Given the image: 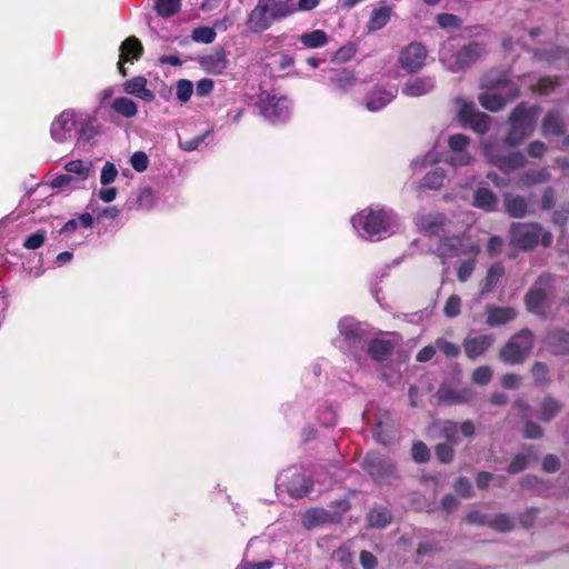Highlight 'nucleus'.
Listing matches in <instances>:
<instances>
[{
	"mask_svg": "<svg viewBox=\"0 0 569 569\" xmlns=\"http://www.w3.org/2000/svg\"><path fill=\"white\" fill-rule=\"evenodd\" d=\"M356 232L362 239L378 241L392 234L398 228V217L392 210L366 208L351 218Z\"/></svg>",
	"mask_w": 569,
	"mask_h": 569,
	"instance_id": "obj_1",
	"label": "nucleus"
},
{
	"mask_svg": "<svg viewBox=\"0 0 569 569\" xmlns=\"http://www.w3.org/2000/svg\"><path fill=\"white\" fill-rule=\"evenodd\" d=\"M338 329L339 336L333 339V345L345 355L352 357L359 365H362L363 352L369 342V326L347 317L339 321Z\"/></svg>",
	"mask_w": 569,
	"mask_h": 569,
	"instance_id": "obj_2",
	"label": "nucleus"
},
{
	"mask_svg": "<svg viewBox=\"0 0 569 569\" xmlns=\"http://www.w3.org/2000/svg\"><path fill=\"white\" fill-rule=\"evenodd\" d=\"M293 12H296L293 0H258L257 6L248 16L247 27L251 32H262L269 29L274 21Z\"/></svg>",
	"mask_w": 569,
	"mask_h": 569,
	"instance_id": "obj_3",
	"label": "nucleus"
},
{
	"mask_svg": "<svg viewBox=\"0 0 569 569\" xmlns=\"http://www.w3.org/2000/svg\"><path fill=\"white\" fill-rule=\"evenodd\" d=\"M539 113V107L519 103L509 117L506 143L510 147L520 146L535 131Z\"/></svg>",
	"mask_w": 569,
	"mask_h": 569,
	"instance_id": "obj_4",
	"label": "nucleus"
},
{
	"mask_svg": "<svg viewBox=\"0 0 569 569\" xmlns=\"http://www.w3.org/2000/svg\"><path fill=\"white\" fill-rule=\"evenodd\" d=\"M485 51V47L477 42L469 43L457 50L455 39H449L440 48L439 61L449 71L459 72L476 62Z\"/></svg>",
	"mask_w": 569,
	"mask_h": 569,
	"instance_id": "obj_5",
	"label": "nucleus"
},
{
	"mask_svg": "<svg viewBox=\"0 0 569 569\" xmlns=\"http://www.w3.org/2000/svg\"><path fill=\"white\" fill-rule=\"evenodd\" d=\"M482 148L488 161L499 170L509 173L525 167L527 159L522 151L510 150V146L502 141L487 139Z\"/></svg>",
	"mask_w": 569,
	"mask_h": 569,
	"instance_id": "obj_6",
	"label": "nucleus"
},
{
	"mask_svg": "<svg viewBox=\"0 0 569 569\" xmlns=\"http://www.w3.org/2000/svg\"><path fill=\"white\" fill-rule=\"evenodd\" d=\"M510 239L515 246L528 250L538 243L549 247L552 242V234L545 231L539 224L512 223Z\"/></svg>",
	"mask_w": 569,
	"mask_h": 569,
	"instance_id": "obj_7",
	"label": "nucleus"
},
{
	"mask_svg": "<svg viewBox=\"0 0 569 569\" xmlns=\"http://www.w3.org/2000/svg\"><path fill=\"white\" fill-rule=\"evenodd\" d=\"M535 343V335L529 329H522L513 335L500 351L502 361L517 365L523 362L530 355Z\"/></svg>",
	"mask_w": 569,
	"mask_h": 569,
	"instance_id": "obj_8",
	"label": "nucleus"
},
{
	"mask_svg": "<svg viewBox=\"0 0 569 569\" xmlns=\"http://www.w3.org/2000/svg\"><path fill=\"white\" fill-rule=\"evenodd\" d=\"M258 108L266 120L277 123L290 118L292 104L287 97L263 91L259 94Z\"/></svg>",
	"mask_w": 569,
	"mask_h": 569,
	"instance_id": "obj_9",
	"label": "nucleus"
},
{
	"mask_svg": "<svg viewBox=\"0 0 569 569\" xmlns=\"http://www.w3.org/2000/svg\"><path fill=\"white\" fill-rule=\"evenodd\" d=\"M519 96L517 86L507 79H500L497 84L486 90L479 96L480 104L491 111L501 110L508 100H512Z\"/></svg>",
	"mask_w": 569,
	"mask_h": 569,
	"instance_id": "obj_10",
	"label": "nucleus"
},
{
	"mask_svg": "<svg viewBox=\"0 0 569 569\" xmlns=\"http://www.w3.org/2000/svg\"><path fill=\"white\" fill-rule=\"evenodd\" d=\"M457 113L463 127L472 129L479 134H485L490 129L491 118L485 112L476 110V104L463 97L455 100Z\"/></svg>",
	"mask_w": 569,
	"mask_h": 569,
	"instance_id": "obj_11",
	"label": "nucleus"
},
{
	"mask_svg": "<svg viewBox=\"0 0 569 569\" xmlns=\"http://www.w3.org/2000/svg\"><path fill=\"white\" fill-rule=\"evenodd\" d=\"M363 468L379 485H389L397 478L393 461L379 452H369L363 460Z\"/></svg>",
	"mask_w": 569,
	"mask_h": 569,
	"instance_id": "obj_12",
	"label": "nucleus"
},
{
	"mask_svg": "<svg viewBox=\"0 0 569 569\" xmlns=\"http://www.w3.org/2000/svg\"><path fill=\"white\" fill-rule=\"evenodd\" d=\"M77 109L68 108L57 114L50 124V137L57 143H64L76 136Z\"/></svg>",
	"mask_w": 569,
	"mask_h": 569,
	"instance_id": "obj_13",
	"label": "nucleus"
},
{
	"mask_svg": "<svg viewBox=\"0 0 569 569\" xmlns=\"http://www.w3.org/2000/svg\"><path fill=\"white\" fill-rule=\"evenodd\" d=\"M97 113V110L90 112L84 109H77L76 137L78 143H91L101 133L102 126Z\"/></svg>",
	"mask_w": 569,
	"mask_h": 569,
	"instance_id": "obj_14",
	"label": "nucleus"
},
{
	"mask_svg": "<svg viewBox=\"0 0 569 569\" xmlns=\"http://www.w3.org/2000/svg\"><path fill=\"white\" fill-rule=\"evenodd\" d=\"M427 57L428 50L426 47L420 42L413 41L400 50L398 64L408 73H415L425 67Z\"/></svg>",
	"mask_w": 569,
	"mask_h": 569,
	"instance_id": "obj_15",
	"label": "nucleus"
},
{
	"mask_svg": "<svg viewBox=\"0 0 569 569\" xmlns=\"http://www.w3.org/2000/svg\"><path fill=\"white\" fill-rule=\"evenodd\" d=\"M479 252L477 246L462 237L452 236L440 240L437 253L440 258H452L471 254L476 257Z\"/></svg>",
	"mask_w": 569,
	"mask_h": 569,
	"instance_id": "obj_16",
	"label": "nucleus"
},
{
	"mask_svg": "<svg viewBox=\"0 0 569 569\" xmlns=\"http://www.w3.org/2000/svg\"><path fill=\"white\" fill-rule=\"evenodd\" d=\"M278 482L293 498L303 497L311 489L310 480L296 468H289L281 472L278 477Z\"/></svg>",
	"mask_w": 569,
	"mask_h": 569,
	"instance_id": "obj_17",
	"label": "nucleus"
},
{
	"mask_svg": "<svg viewBox=\"0 0 569 569\" xmlns=\"http://www.w3.org/2000/svg\"><path fill=\"white\" fill-rule=\"evenodd\" d=\"M551 276H540L526 296V305L530 312L541 313L551 289Z\"/></svg>",
	"mask_w": 569,
	"mask_h": 569,
	"instance_id": "obj_18",
	"label": "nucleus"
},
{
	"mask_svg": "<svg viewBox=\"0 0 569 569\" xmlns=\"http://www.w3.org/2000/svg\"><path fill=\"white\" fill-rule=\"evenodd\" d=\"M438 429L440 436L452 445L459 443L460 435L471 438L476 432V426L471 420H466L460 425L451 420H445L438 423Z\"/></svg>",
	"mask_w": 569,
	"mask_h": 569,
	"instance_id": "obj_19",
	"label": "nucleus"
},
{
	"mask_svg": "<svg viewBox=\"0 0 569 569\" xmlns=\"http://www.w3.org/2000/svg\"><path fill=\"white\" fill-rule=\"evenodd\" d=\"M437 87L433 76H422L409 79L402 87L406 97L418 98L431 93Z\"/></svg>",
	"mask_w": 569,
	"mask_h": 569,
	"instance_id": "obj_20",
	"label": "nucleus"
},
{
	"mask_svg": "<svg viewBox=\"0 0 569 569\" xmlns=\"http://www.w3.org/2000/svg\"><path fill=\"white\" fill-rule=\"evenodd\" d=\"M397 92L395 86L377 87L367 96L366 108L371 112L380 111L396 98Z\"/></svg>",
	"mask_w": 569,
	"mask_h": 569,
	"instance_id": "obj_21",
	"label": "nucleus"
},
{
	"mask_svg": "<svg viewBox=\"0 0 569 569\" xmlns=\"http://www.w3.org/2000/svg\"><path fill=\"white\" fill-rule=\"evenodd\" d=\"M199 64L203 71L213 76L222 74L229 67V60L224 50H214L199 58Z\"/></svg>",
	"mask_w": 569,
	"mask_h": 569,
	"instance_id": "obj_22",
	"label": "nucleus"
},
{
	"mask_svg": "<svg viewBox=\"0 0 569 569\" xmlns=\"http://www.w3.org/2000/svg\"><path fill=\"white\" fill-rule=\"evenodd\" d=\"M495 336L493 335H480L475 337H467L463 340V348L466 356L476 360L477 358L485 355L493 345Z\"/></svg>",
	"mask_w": 569,
	"mask_h": 569,
	"instance_id": "obj_23",
	"label": "nucleus"
},
{
	"mask_svg": "<svg viewBox=\"0 0 569 569\" xmlns=\"http://www.w3.org/2000/svg\"><path fill=\"white\" fill-rule=\"evenodd\" d=\"M340 513L332 512L322 508H311L302 516V525L307 529H312L325 523H332L340 519Z\"/></svg>",
	"mask_w": 569,
	"mask_h": 569,
	"instance_id": "obj_24",
	"label": "nucleus"
},
{
	"mask_svg": "<svg viewBox=\"0 0 569 569\" xmlns=\"http://www.w3.org/2000/svg\"><path fill=\"white\" fill-rule=\"evenodd\" d=\"M142 51L143 48L136 37H130L121 43L118 69L122 76L127 74L123 63L133 62L134 60H138L142 54Z\"/></svg>",
	"mask_w": 569,
	"mask_h": 569,
	"instance_id": "obj_25",
	"label": "nucleus"
},
{
	"mask_svg": "<svg viewBox=\"0 0 569 569\" xmlns=\"http://www.w3.org/2000/svg\"><path fill=\"white\" fill-rule=\"evenodd\" d=\"M392 349L393 346L390 341L386 339H372L370 335L369 342L363 352L362 363L366 361L367 357L377 361L385 360L391 355Z\"/></svg>",
	"mask_w": 569,
	"mask_h": 569,
	"instance_id": "obj_26",
	"label": "nucleus"
},
{
	"mask_svg": "<svg viewBox=\"0 0 569 569\" xmlns=\"http://www.w3.org/2000/svg\"><path fill=\"white\" fill-rule=\"evenodd\" d=\"M123 91L146 102L156 99V94L147 88V79L142 76L133 77L122 83Z\"/></svg>",
	"mask_w": 569,
	"mask_h": 569,
	"instance_id": "obj_27",
	"label": "nucleus"
},
{
	"mask_svg": "<svg viewBox=\"0 0 569 569\" xmlns=\"http://www.w3.org/2000/svg\"><path fill=\"white\" fill-rule=\"evenodd\" d=\"M498 203L499 198L497 194L489 188L482 186V183H480V186L475 190L472 198L473 207L486 212H493L497 210Z\"/></svg>",
	"mask_w": 569,
	"mask_h": 569,
	"instance_id": "obj_28",
	"label": "nucleus"
},
{
	"mask_svg": "<svg viewBox=\"0 0 569 569\" xmlns=\"http://www.w3.org/2000/svg\"><path fill=\"white\" fill-rule=\"evenodd\" d=\"M487 323L490 327L506 325L517 317V311L511 307H497L489 305L486 307Z\"/></svg>",
	"mask_w": 569,
	"mask_h": 569,
	"instance_id": "obj_29",
	"label": "nucleus"
},
{
	"mask_svg": "<svg viewBox=\"0 0 569 569\" xmlns=\"http://www.w3.org/2000/svg\"><path fill=\"white\" fill-rule=\"evenodd\" d=\"M392 6L381 2L378 7H375L371 11L370 19L368 21L369 31H378L385 28L391 19Z\"/></svg>",
	"mask_w": 569,
	"mask_h": 569,
	"instance_id": "obj_30",
	"label": "nucleus"
},
{
	"mask_svg": "<svg viewBox=\"0 0 569 569\" xmlns=\"http://www.w3.org/2000/svg\"><path fill=\"white\" fill-rule=\"evenodd\" d=\"M546 345L551 348L555 353H569V332L561 329H553L547 333Z\"/></svg>",
	"mask_w": 569,
	"mask_h": 569,
	"instance_id": "obj_31",
	"label": "nucleus"
},
{
	"mask_svg": "<svg viewBox=\"0 0 569 569\" xmlns=\"http://www.w3.org/2000/svg\"><path fill=\"white\" fill-rule=\"evenodd\" d=\"M443 222L445 217L440 213H419L416 217L418 228L429 234L439 233Z\"/></svg>",
	"mask_w": 569,
	"mask_h": 569,
	"instance_id": "obj_32",
	"label": "nucleus"
},
{
	"mask_svg": "<svg viewBox=\"0 0 569 569\" xmlns=\"http://www.w3.org/2000/svg\"><path fill=\"white\" fill-rule=\"evenodd\" d=\"M373 436L375 439L382 445H389L392 442V423L391 417L388 412L381 413L378 417Z\"/></svg>",
	"mask_w": 569,
	"mask_h": 569,
	"instance_id": "obj_33",
	"label": "nucleus"
},
{
	"mask_svg": "<svg viewBox=\"0 0 569 569\" xmlns=\"http://www.w3.org/2000/svg\"><path fill=\"white\" fill-rule=\"evenodd\" d=\"M64 170L77 179V182L87 180L93 170L91 161L71 160L64 164Z\"/></svg>",
	"mask_w": 569,
	"mask_h": 569,
	"instance_id": "obj_34",
	"label": "nucleus"
},
{
	"mask_svg": "<svg viewBox=\"0 0 569 569\" xmlns=\"http://www.w3.org/2000/svg\"><path fill=\"white\" fill-rule=\"evenodd\" d=\"M563 121L560 113L557 110L549 111L542 122V133L548 136H561L563 134Z\"/></svg>",
	"mask_w": 569,
	"mask_h": 569,
	"instance_id": "obj_35",
	"label": "nucleus"
},
{
	"mask_svg": "<svg viewBox=\"0 0 569 569\" xmlns=\"http://www.w3.org/2000/svg\"><path fill=\"white\" fill-rule=\"evenodd\" d=\"M505 207L509 216L522 218L528 211V202L521 196L505 194Z\"/></svg>",
	"mask_w": 569,
	"mask_h": 569,
	"instance_id": "obj_36",
	"label": "nucleus"
},
{
	"mask_svg": "<svg viewBox=\"0 0 569 569\" xmlns=\"http://www.w3.org/2000/svg\"><path fill=\"white\" fill-rule=\"evenodd\" d=\"M110 109L124 118H132L138 113L137 103L127 97H119L112 100Z\"/></svg>",
	"mask_w": 569,
	"mask_h": 569,
	"instance_id": "obj_37",
	"label": "nucleus"
},
{
	"mask_svg": "<svg viewBox=\"0 0 569 569\" xmlns=\"http://www.w3.org/2000/svg\"><path fill=\"white\" fill-rule=\"evenodd\" d=\"M561 408L562 405L558 400L551 397H547L541 402L537 415L541 420L548 422L560 412Z\"/></svg>",
	"mask_w": 569,
	"mask_h": 569,
	"instance_id": "obj_38",
	"label": "nucleus"
},
{
	"mask_svg": "<svg viewBox=\"0 0 569 569\" xmlns=\"http://www.w3.org/2000/svg\"><path fill=\"white\" fill-rule=\"evenodd\" d=\"M299 41L309 49L322 48L328 43V36L323 30H313L302 33Z\"/></svg>",
	"mask_w": 569,
	"mask_h": 569,
	"instance_id": "obj_39",
	"label": "nucleus"
},
{
	"mask_svg": "<svg viewBox=\"0 0 569 569\" xmlns=\"http://www.w3.org/2000/svg\"><path fill=\"white\" fill-rule=\"evenodd\" d=\"M503 274H505V268L501 263L492 264L488 270L483 287L481 289V293L486 295V293L493 291V289L500 282Z\"/></svg>",
	"mask_w": 569,
	"mask_h": 569,
	"instance_id": "obj_40",
	"label": "nucleus"
},
{
	"mask_svg": "<svg viewBox=\"0 0 569 569\" xmlns=\"http://www.w3.org/2000/svg\"><path fill=\"white\" fill-rule=\"evenodd\" d=\"M441 400L449 401L451 403H465L469 402L473 398V391L470 388H463L460 390H443L439 391Z\"/></svg>",
	"mask_w": 569,
	"mask_h": 569,
	"instance_id": "obj_41",
	"label": "nucleus"
},
{
	"mask_svg": "<svg viewBox=\"0 0 569 569\" xmlns=\"http://www.w3.org/2000/svg\"><path fill=\"white\" fill-rule=\"evenodd\" d=\"M368 521L371 527L383 528L391 521V512L386 507H376L368 513Z\"/></svg>",
	"mask_w": 569,
	"mask_h": 569,
	"instance_id": "obj_42",
	"label": "nucleus"
},
{
	"mask_svg": "<svg viewBox=\"0 0 569 569\" xmlns=\"http://www.w3.org/2000/svg\"><path fill=\"white\" fill-rule=\"evenodd\" d=\"M181 8V0H156L154 10L162 18L174 16Z\"/></svg>",
	"mask_w": 569,
	"mask_h": 569,
	"instance_id": "obj_43",
	"label": "nucleus"
},
{
	"mask_svg": "<svg viewBox=\"0 0 569 569\" xmlns=\"http://www.w3.org/2000/svg\"><path fill=\"white\" fill-rule=\"evenodd\" d=\"M445 180V171L441 168L430 170L422 179L421 187L427 189H439Z\"/></svg>",
	"mask_w": 569,
	"mask_h": 569,
	"instance_id": "obj_44",
	"label": "nucleus"
},
{
	"mask_svg": "<svg viewBox=\"0 0 569 569\" xmlns=\"http://www.w3.org/2000/svg\"><path fill=\"white\" fill-rule=\"evenodd\" d=\"M357 82L353 73L348 70H342L336 74L333 79L335 88L341 92L349 91Z\"/></svg>",
	"mask_w": 569,
	"mask_h": 569,
	"instance_id": "obj_45",
	"label": "nucleus"
},
{
	"mask_svg": "<svg viewBox=\"0 0 569 569\" xmlns=\"http://www.w3.org/2000/svg\"><path fill=\"white\" fill-rule=\"evenodd\" d=\"M193 83L187 79H180L177 81L176 96L181 103H186L190 100L193 93Z\"/></svg>",
	"mask_w": 569,
	"mask_h": 569,
	"instance_id": "obj_46",
	"label": "nucleus"
},
{
	"mask_svg": "<svg viewBox=\"0 0 569 569\" xmlns=\"http://www.w3.org/2000/svg\"><path fill=\"white\" fill-rule=\"evenodd\" d=\"M488 525L498 531H509L513 528L515 521L510 516L500 513L489 519Z\"/></svg>",
	"mask_w": 569,
	"mask_h": 569,
	"instance_id": "obj_47",
	"label": "nucleus"
},
{
	"mask_svg": "<svg viewBox=\"0 0 569 569\" xmlns=\"http://www.w3.org/2000/svg\"><path fill=\"white\" fill-rule=\"evenodd\" d=\"M550 179L547 169L527 171L522 178L523 182L528 186L540 184Z\"/></svg>",
	"mask_w": 569,
	"mask_h": 569,
	"instance_id": "obj_48",
	"label": "nucleus"
},
{
	"mask_svg": "<svg viewBox=\"0 0 569 569\" xmlns=\"http://www.w3.org/2000/svg\"><path fill=\"white\" fill-rule=\"evenodd\" d=\"M192 40L196 42L209 44L216 39V31L210 27L196 28L192 31Z\"/></svg>",
	"mask_w": 569,
	"mask_h": 569,
	"instance_id": "obj_49",
	"label": "nucleus"
},
{
	"mask_svg": "<svg viewBox=\"0 0 569 569\" xmlns=\"http://www.w3.org/2000/svg\"><path fill=\"white\" fill-rule=\"evenodd\" d=\"M332 559L340 563L343 569L352 568V553L349 548L340 547L332 553Z\"/></svg>",
	"mask_w": 569,
	"mask_h": 569,
	"instance_id": "obj_50",
	"label": "nucleus"
},
{
	"mask_svg": "<svg viewBox=\"0 0 569 569\" xmlns=\"http://www.w3.org/2000/svg\"><path fill=\"white\" fill-rule=\"evenodd\" d=\"M461 299L458 295H451L443 307V313L448 318H456L460 315Z\"/></svg>",
	"mask_w": 569,
	"mask_h": 569,
	"instance_id": "obj_51",
	"label": "nucleus"
},
{
	"mask_svg": "<svg viewBox=\"0 0 569 569\" xmlns=\"http://www.w3.org/2000/svg\"><path fill=\"white\" fill-rule=\"evenodd\" d=\"M79 182H77V179L67 173V174H60V176H57L56 178L52 179L51 181V187L53 189H60V190H63V189H72V188H76L78 186Z\"/></svg>",
	"mask_w": 569,
	"mask_h": 569,
	"instance_id": "obj_52",
	"label": "nucleus"
},
{
	"mask_svg": "<svg viewBox=\"0 0 569 569\" xmlns=\"http://www.w3.org/2000/svg\"><path fill=\"white\" fill-rule=\"evenodd\" d=\"M437 350L441 351L449 358H455L460 355V347L451 341L443 338L436 340Z\"/></svg>",
	"mask_w": 569,
	"mask_h": 569,
	"instance_id": "obj_53",
	"label": "nucleus"
},
{
	"mask_svg": "<svg viewBox=\"0 0 569 569\" xmlns=\"http://www.w3.org/2000/svg\"><path fill=\"white\" fill-rule=\"evenodd\" d=\"M156 196L150 188H143L137 198V203L140 209L149 210L154 206Z\"/></svg>",
	"mask_w": 569,
	"mask_h": 569,
	"instance_id": "obj_54",
	"label": "nucleus"
},
{
	"mask_svg": "<svg viewBox=\"0 0 569 569\" xmlns=\"http://www.w3.org/2000/svg\"><path fill=\"white\" fill-rule=\"evenodd\" d=\"M46 238L47 232L44 230H38L24 239L23 247L26 249L36 250L44 243Z\"/></svg>",
	"mask_w": 569,
	"mask_h": 569,
	"instance_id": "obj_55",
	"label": "nucleus"
},
{
	"mask_svg": "<svg viewBox=\"0 0 569 569\" xmlns=\"http://www.w3.org/2000/svg\"><path fill=\"white\" fill-rule=\"evenodd\" d=\"M492 378V370L489 366H481L472 372V381L480 386H486Z\"/></svg>",
	"mask_w": 569,
	"mask_h": 569,
	"instance_id": "obj_56",
	"label": "nucleus"
},
{
	"mask_svg": "<svg viewBox=\"0 0 569 569\" xmlns=\"http://www.w3.org/2000/svg\"><path fill=\"white\" fill-rule=\"evenodd\" d=\"M453 446L455 445L446 440L445 443H439L436 447V455L441 462L448 463L452 461L455 456Z\"/></svg>",
	"mask_w": 569,
	"mask_h": 569,
	"instance_id": "obj_57",
	"label": "nucleus"
},
{
	"mask_svg": "<svg viewBox=\"0 0 569 569\" xmlns=\"http://www.w3.org/2000/svg\"><path fill=\"white\" fill-rule=\"evenodd\" d=\"M118 176V170L112 162H106L101 169L100 182L103 186L112 183Z\"/></svg>",
	"mask_w": 569,
	"mask_h": 569,
	"instance_id": "obj_58",
	"label": "nucleus"
},
{
	"mask_svg": "<svg viewBox=\"0 0 569 569\" xmlns=\"http://www.w3.org/2000/svg\"><path fill=\"white\" fill-rule=\"evenodd\" d=\"M130 163L137 172H143L148 168L149 158L146 152L136 151L130 158Z\"/></svg>",
	"mask_w": 569,
	"mask_h": 569,
	"instance_id": "obj_59",
	"label": "nucleus"
},
{
	"mask_svg": "<svg viewBox=\"0 0 569 569\" xmlns=\"http://www.w3.org/2000/svg\"><path fill=\"white\" fill-rule=\"evenodd\" d=\"M535 381L538 385H545L549 380V370L547 365L542 362H536L531 369Z\"/></svg>",
	"mask_w": 569,
	"mask_h": 569,
	"instance_id": "obj_60",
	"label": "nucleus"
},
{
	"mask_svg": "<svg viewBox=\"0 0 569 569\" xmlns=\"http://www.w3.org/2000/svg\"><path fill=\"white\" fill-rule=\"evenodd\" d=\"M318 420L325 427L335 426L337 420L335 410L329 406L321 407L319 409Z\"/></svg>",
	"mask_w": 569,
	"mask_h": 569,
	"instance_id": "obj_61",
	"label": "nucleus"
},
{
	"mask_svg": "<svg viewBox=\"0 0 569 569\" xmlns=\"http://www.w3.org/2000/svg\"><path fill=\"white\" fill-rule=\"evenodd\" d=\"M412 458L416 462L422 463L429 460L430 451L428 447L421 442L417 441L412 446Z\"/></svg>",
	"mask_w": 569,
	"mask_h": 569,
	"instance_id": "obj_62",
	"label": "nucleus"
},
{
	"mask_svg": "<svg viewBox=\"0 0 569 569\" xmlns=\"http://www.w3.org/2000/svg\"><path fill=\"white\" fill-rule=\"evenodd\" d=\"M470 139L462 133L452 134L449 138L448 144L452 151H466Z\"/></svg>",
	"mask_w": 569,
	"mask_h": 569,
	"instance_id": "obj_63",
	"label": "nucleus"
},
{
	"mask_svg": "<svg viewBox=\"0 0 569 569\" xmlns=\"http://www.w3.org/2000/svg\"><path fill=\"white\" fill-rule=\"evenodd\" d=\"M563 53H566L565 50L560 48H552L551 50H538L535 52V57H537L539 60L555 62Z\"/></svg>",
	"mask_w": 569,
	"mask_h": 569,
	"instance_id": "obj_64",
	"label": "nucleus"
}]
</instances>
